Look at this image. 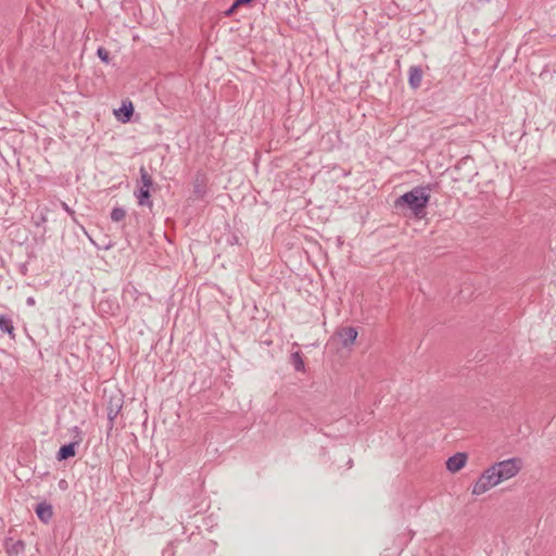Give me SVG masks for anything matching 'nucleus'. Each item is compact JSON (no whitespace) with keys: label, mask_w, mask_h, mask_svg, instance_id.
Listing matches in <instances>:
<instances>
[{"label":"nucleus","mask_w":556,"mask_h":556,"mask_svg":"<svg viewBox=\"0 0 556 556\" xmlns=\"http://www.w3.org/2000/svg\"><path fill=\"white\" fill-rule=\"evenodd\" d=\"M26 303L29 306H34L36 301H35V299L33 296H29V298H27Z\"/></svg>","instance_id":"nucleus-19"},{"label":"nucleus","mask_w":556,"mask_h":556,"mask_svg":"<svg viewBox=\"0 0 556 556\" xmlns=\"http://www.w3.org/2000/svg\"><path fill=\"white\" fill-rule=\"evenodd\" d=\"M238 7H233V4L230 7V9L226 12L227 15H230L235 12V10L237 9Z\"/></svg>","instance_id":"nucleus-20"},{"label":"nucleus","mask_w":556,"mask_h":556,"mask_svg":"<svg viewBox=\"0 0 556 556\" xmlns=\"http://www.w3.org/2000/svg\"><path fill=\"white\" fill-rule=\"evenodd\" d=\"M252 0H235L233 7H240L243 4H249Z\"/></svg>","instance_id":"nucleus-18"},{"label":"nucleus","mask_w":556,"mask_h":556,"mask_svg":"<svg viewBox=\"0 0 556 556\" xmlns=\"http://www.w3.org/2000/svg\"><path fill=\"white\" fill-rule=\"evenodd\" d=\"M126 217V211L123 207H114L111 212V219L115 223L122 222Z\"/></svg>","instance_id":"nucleus-16"},{"label":"nucleus","mask_w":556,"mask_h":556,"mask_svg":"<svg viewBox=\"0 0 556 556\" xmlns=\"http://www.w3.org/2000/svg\"><path fill=\"white\" fill-rule=\"evenodd\" d=\"M119 112L123 113V117H121L122 122H128L130 118H131V115L134 113V108H132V104L131 102H129L128 104H123L122 108L119 109Z\"/></svg>","instance_id":"nucleus-15"},{"label":"nucleus","mask_w":556,"mask_h":556,"mask_svg":"<svg viewBox=\"0 0 556 556\" xmlns=\"http://www.w3.org/2000/svg\"><path fill=\"white\" fill-rule=\"evenodd\" d=\"M430 200V187L418 186L410 191L399 197L394 202V207L403 215L406 216V210H409L412 215L418 219L426 216V207Z\"/></svg>","instance_id":"nucleus-1"},{"label":"nucleus","mask_w":556,"mask_h":556,"mask_svg":"<svg viewBox=\"0 0 556 556\" xmlns=\"http://www.w3.org/2000/svg\"><path fill=\"white\" fill-rule=\"evenodd\" d=\"M467 463L466 453H456L446 460V468L451 472H457L465 467Z\"/></svg>","instance_id":"nucleus-5"},{"label":"nucleus","mask_w":556,"mask_h":556,"mask_svg":"<svg viewBox=\"0 0 556 556\" xmlns=\"http://www.w3.org/2000/svg\"><path fill=\"white\" fill-rule=\"evenodd\" d=\"M17 545H20L21 547H24V543L22 541H18Z\"/></svg>","instance_id":"nucleus-21"},{"label":"nucleus","mask_w":556,"mask_h":556,"mask_svg":"<svg viewBox=\"0 0 556 556\" xmlns=\"http://www.w3.org/2000/svg\"><path fill=\"white\" fill-rule=\"evenodd\" d=\"M498 483H501V480L495 472V468L491 466L482 472L477 482L473 484L472 494L481 495Z\"/></svg>","instance_id":"nucleus-3"},{"label":"nucleus","mask_w":556,"mask_h":556,"mask_svg":"<svg viewBox=\"0 0 556 556\" xmlns=\"http://www.w3.org/2000/svg\"><path fill=\"white\" fill-rule=\"evenodd\" d=\"M75 455V443L62 445L58 452V459L65 460Z\"/></svg>","instance_id":"nucleus-11"},{"label":"nucleus","mask_w":556,"mask_h":556,"mask_svg":"<svg viewBox=\"0 0 556 556\" xmlns=\"http://www.w3.org/2000/svg\"><path fill=\"white\" fill-rule=\"evenodd\" d=\"M140 181L142 184L141 187H144V188H151L152 185H153V179L152 177L149 175V173L147 172V169L141 166L140 167Z\"/></svg>","instance_id":"nucleus-14"},{"label":"nucleus","mask_w":556,"mask_h":556,"mask_svg":"<svg viewBox=\"0 0 556 556\" xmlns=\"http://www.w3.org/2000/svg\"><path fill=\"white\" fill-rule=\"evenodd\" d=\"M408 74V81L412 88H418L421 84L422 71L418 66H410Z\"/></svg>","instance_id":"nucleus-9"},{"label":"nucleus","mask_w":556,"mask_h":556,"mask_svg":"<svg viewBox=\"0 0 556 556\" xmlns=\"http://www.w3.org/2000/svg\"><path fill=\"white\" fill-rule=\"evenodd\" d=\"M97 55L99 56V59L104 62V63H109L110 62V53L109 51L103 48V47H99L98 50H97Z\"/></svg>","instance_id":"nucleus-17"},{"label":"nucleus","mask_w":556,"mask_h":556,"mask_svg":"<svg viewBox=\"0 0 556 556\" xmlns=\"http://www.w3.org/2000/svg\"><path fill=\"white\" fill-rule=\"evenodd\" d=\"M0 330L2 332L10 334V337L12 339H14V337H15L14 326H13V321L10 317H8L5 315H0Z\"/></svg>","instance_id":"nucleus-10"},{"label":"nucleus","mask_w":556,"mask_h":556,"mask_svg":"<svg viewBox=\"0 0 556 556\" xmlns=\"http://www.w3.org/2000/svg\"><path fill=\"white\" fill-rule=\"evenodd\" d=\"M135 195L140 206L152 208L153 203L151 201L150 188L140 187L139 190L135 192Z\"/></svg>","instance_id":"nucleus-8"},{"label":"nucleus","mask_w":556,"mask_h":556,"mask_svg":"<svg viewBox=\"0 0 556 556\" xmlns=\"http://www.w3.org/2000/svg\"><path fill=\"white\" fill-rule=\"evenodd\" d=\"M193 192L198 198H202L205 194V184L203 178H200L199 176L195 178Z\"/></svg>","instance_id":"nucleus-13"},{"label":"nucleus","mask_w":556,"mask_h":556,"mask_svg":"<svg viewBox=\"0 0 556 556\" xmlns=\"http://www.w3.org/2000/svg\"><path fill=\"white\" fill-rule=\"evenodd\" d=\"M122 407H123V399L121 395L111 396L110 400L108 401L106 412H108V419L110 422V429L113 428L114 419L119 414Z\"/></svg>","instance_id":"nucleus-4"},{"label":"nucleus","mask_w":556,"mask_h":556,"mask_svg":"<svg viewBox=\"0 0 556 556\" xmlns=\"http://www.w3.org/2000/svg\"><path fill=\"white\" fill-rule=\"evenodd\" d=\"M492 467L495 468V472L502 482L518 475V472L522 468V460L521 458L514 457L503 462H498L492 465Z\"/></svg>","instance_id":"nucleus-2"},{"label":"nucleus","mask_w":556,"mask_h":556,"mask_svg":"<svg viewBox=\"0 0 556 556\" xmlns=\"http://www.w3.org/2000/svg\"><path fill=\"white\" fill-rule=\"evenodd\" d=\"M291 364L296 371H304L305 365L301 352L296 351L291 354Z\"/></svg>","instance_id":"nucleus-12"},{"label":"nucleus","mask_w":556,"mask_h":556,"mask_svg":"<svg viewBox=\"0 0 556 556\" xmlns=\"http://www.w3.org/2000/svg\"><path fill=\"white\" fill-rule=\"evenodd\" d=\"M36 515L40 521L48 523L53 516V508L50 504L43 502L39 503L35 508Z\"/></svg>","instance_id":"nucleus-7"},{"label":"nucleus","mask_w":556,"mask_h":556,"mask_svg":"<svg viewBox=\"0 0 556 556\" xmlns=\"http://www.w3.org/2000/svg\"><path fill=\"white\" fill-rule=\"evenodd\" d=\"M337 336L339 337L342 345L344 348H349L355 342L357 338V330L354 327H345L338 330Z\"/></svg>","instance_id":"nucleus-6"}]
</instances>
